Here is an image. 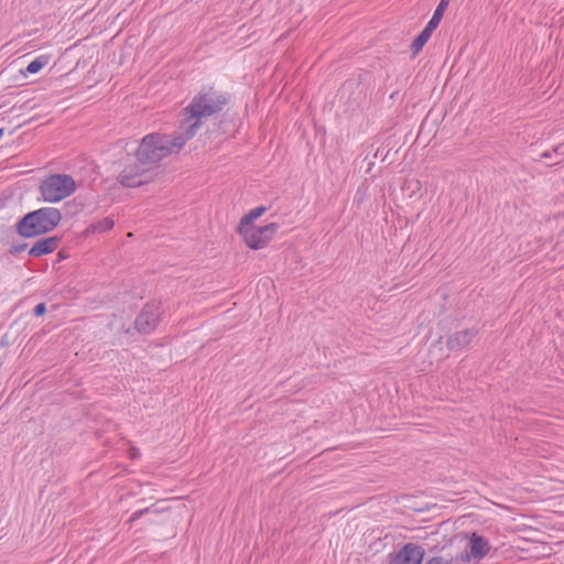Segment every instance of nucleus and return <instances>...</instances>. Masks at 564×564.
Returning a JSON list of instances; mask_svg holds the SVG:
<instances>
[{"label":"nucleus","mask_w":564,"mask_h":564,"mask_svg":"<svg viewBox=\"0 0 564 564\" xmlns=\"http://www.w3.org/2000/svg\"><path fill=\"white\" fill-rule=\"evenodd\" d=\"M230 102V95L213 86L203 87L183 108L178 129L191 140L207 118L220 113Z\"/></svg>","instance_id":"nucleus-1"},{"label":"nucleus","mask_w":564,"mask_h":564,"mask_svg":"<svg viewBox=\"0 0 564 564\" xmlns=\"http://www.w3.org/2000/svg\"><path fill=\"white\" fill-rule=\"evenodd\" d=\"M187 141L188 139L178 128L173 135L158 132L147 134L134 152V160L155 169L160 161L172 153L180 152Z\"/></svg>","instance_id":"nucleus-2"},{"label":"nucleus","mask_w":564,"mask_h":564,"mask_svg":"<svg viewBox=\"0 0 564 564\" xmlns=\"http://www.w3.org/2000/svg\"><path fill=\"white\" fill-rule=\"evenodd\" d=\"M62 220V214L54 207H42L25 214L15 225L19 236L33 238L52 231Z\"/></svg>","instance_id":"nucleus-3"},{"label":"nucleus","mask_w":564,"mask_h":564,"mask_svg":"<svg viewBox=\"0 0 564 564\" xmlns=\"http://www.w3.org/2000/svg\"><path fill=\"white\" fill-rule=\"evenodd\" d=\"M39 189L45 202L57 203L75 192L76 183L68 174H51L41 181Z\"/></svg>","instance_id":"nucleus-4"},{"label":"nucleus","mask_w":564,"mask_h":564,"mask_svg":"<svg viewBox=\"0 0 564 564\" xmlns=\"http://www.w3.org/2000/svg\"><path fill=\"white\" fill-rule=\"evenodd\" d=\"M279 229L276 223H270L265 226L238 227L239 235L242 236L246 245L252 250L264 248L273 238Z\"/></svg>","instance_id":"nucleus-5"},{"label":"nucleus","mask_w":564,"mask_h":564,"mask_svg":"<svg viewBox=\"0 0 564 564\" xmlns=\"http://www.w3.org/2000/svg\"><path fill=\"white\" fill-rule=\"evenodd\" d=\"M153 170L149 164H143L142 161L135 160L133 163L124 166L118 180L124 187H139L153 178Z\"/></svg>","instance_id":"nucleus-6"},{"label":"nucleus","mask_w":564,"mask_h":564,"mask_svg":"<svg viewBox=\"0 0 564 564\" xmlns=\"http://www.w3.org/2000/svg\"><path fill=\"white\" fill-rule=\"evenodd\" d=\"M424 556L425 550L422 545L408 542L387 555V564H422Z\"/></svg>","instance_id":"nucleus-7"},{"label":"nucleus","mask_w":564,"mask_h":564,"mask_svg":"<svg viewBox=\"0 0 564 564\" xmlns=\"http://www.w3.org/2000/svg\"><path fill=\"white\" fill-rule=\"evenodd\" d=\"M161 304L147 303L134 321V327L140 334H150L161 321Z\"/></svg>","instance_id":"nucleus-8"},{"label":"nucleus","mask_w":564,"mask_h":564,"mask_svg":"<svg viewBox=\"0 0 564 564\" xmlns=\"http://www.w3.org/2000/svg\"><path fill=\"white\" fill-rule=\"evenodd\" d=\"M490 551V544L487 539L477 534L471 533L467 546L463 552L456 556V561L468 563L473 560L479 561L484 558Z\"/></svg>","instance_id":"nucleus-9"},{"label":"nucleus","mask_w":564,"mask_h":564,"mask_svg":"<svg viewBox=\"0 0 564 564\" xmlns=\"http://www.w3.org/2000/svg\"><path fill=\"white\" fill-rule=\"evenodd\" d=\"M62 241V237L52 236L37 240L30 249L29 256L39 258L42 256H46L55 251Z\"/></svg>","instance_id":"nucleus-10"},{"label":"nucleus","mask_w":564,"mask_h":564,"mask_svg":"<svg viewBox=\"0 0 564 564\" xmlns=\"http://www.w3.org/2000/svg\"><path fill=\"white\" fill-rule=\"evenodd\" d=\"M476 335L477 329L474 327L456 332L447 338L446 346L449 350H462L470 344Z\"/></svg>","instance_id":"nucleus-11"},{"label":"nucleus","mask_w":564,"mask_h":564,"mask_svg":"<svg viewBox=\"0 0 564 564\" xmlns=\"http://www.w3.org/2000/svg\"><path fill=\"white\" fill-rule=\"evenodd\" d=\"M434 31L435 30L433 28L426 24L419 35H416L411 44L413 55H416L423 48Z\"/></svg>","instance_id":"nucleus-12"},{"label":"nucleus","mask_w":564,"mask_h":564,"mask_svg":"<svg viewBox=\"0 0 564 564\" xmlns=\"http://www.w3.org/2000/svg\"><path fill=\"white\" fill-rule=\"evenodd\" d=\"M267 212V207L261 205V206H258L251 210H249L239 221V225L238 227H242V228H246V227H250V226H254L253 225V221L256 219H258L259 217H261L264 213Z\"/></svg>","instance_id":"nucleus-13"},{"label":"nucleus","mask_w":564,"mask_h":564,"mask_svg":"<svg viewBox=\"0 0 564 564\" xmlns=\"http://www.w3.org/2000/svg\"><path fill=\"white\" fill-rule=\"evenodd\" d=\"M448 4H449V0H441L436 7L431 20L427 22V25H430L431 28H433L435 30L438 26Z\"/></svg>","instance_id":"nucleus-14"},{"label":"nucleus","mask_w":564,"mask_h":564,"mask_svg":"<svg viewBox=\"0 0 564 564\" xmlns=\"http://www.w3.org/2000/svg\"><path fill=\"white\" fill-rule=\"evenodd\" d=\"M541 159H555V162L550 165L560 164L564 160V142L557 144L551 151L543 152Z\"/></svg>","instance_id":"nucleus-15"},{"label":"nucleus","mask_w":564,"mask_h":564,"mask_svg":"<svg viewBox=\"0 0 564 564\" xmlns=\"http://www.w3.org/2000/svg\"><path fill=\"white\" fill-rule=\"evenodd\" d=\"M115 225V221L112 218L110 217H106L101 220H98L94 224H91L89 227H88V231H94V232H106L108 230H110Z\"/></svg>","instance_id":"nucleus-16"},{"label":"nucleus","mask_w":564,"mask_h":564,"mask_svg":"<svg viewBox=\"0 0 564 564\" xmlns=\"http://www.w3.org/2000/svg\"><path fill=\"white\" fill-rule=\"evenodd\" d=\"M50 57L47 55L37 56L26 66V72L30 74L39 73L47 63Z\"/></svg>","instance_id":"nucleus-17"},{"label":"nucleus","mask_w":564,"mask_h":564,"mask_svg":"<svg viewBox=\"0 0 564 564\" xmlns=\"http://www.w3.org/2000/svg\"><path fill=\"white\" fill-rule=\"evenodd\" d=\"M163 509H160L158 508L156 505H152L150 507H147V508H143V509H139L137 511H134L129 521L128 522H134L137 521L138 519H140L141 517H143L144 514H159L160 512H162Z\"/></svg>","instance_id":"nucleus-18"},{"label":"nucleus","mask_w":564,"mask_h":564,"mask_svg":"<svg viewBox=\"0 0 564 564\" xmlns=\"http://www.w3.org/2000/svg\"><path fill=\"white\" fill-rule=\"evenodd\" d=\"M28 248L26 242H13L9 249V253L18 254Z\"/></svg>","instance_id":"nucleus-19"},{"label":"nucleus","mask_w":564,"mask_h":564,"mask_svg":"<svg viewBox=\"0 0 564 564\" xmlns=\"http://www.w3.org/2000/svg\"><path fill=\"white\" fill-rule=\"evenodd\" d=\"M453 560H447L441 555L430 557L425 564H452Z\"/></svg>","instance_id":"nucleus-20"},{"label":"nucleus","mask_w":564,"mask_h":564,"mask_svg":"<svg viewBox=\"0 0 564 564\" xmlns=\"http://www.w3.org/2000/svg\"><path fill=\"white\" fill-rule=\"evenodd\" d=\"M33 313L36 317H41L46 313V304L44 302L39 303L34 310Z\"/></svg>","instance_id":"nucleus-21"},{"label":"nucleus","mask_w":564,"mask_h":564,"mask_svg":"<svg viewBox=\"0 0 564 564\" xmlns=\"http://www.w3.org/2000/svg\"><path fill=\"white\" fill-rule=\"evenodd\" d=\"M3 133H4V129L0 128V139L3 137Z\"/></svg>","instance_id":"nucleus-22"},{"label":"nucleus","mask_w":564,"mask_h":564,"mask_svg":"<svg viewBox=\"0 0 564 564\" xmlns=\"http://www.w3.org/2000/svg\"><path fill=\"white\" fill-rule=\"evenodd\" d=\"M58 257H59V259H64L65 258V256L63 254L62 251L58 252Z\"/></svg>","instance_id":"nucleus-23"}]
</instances>
